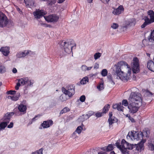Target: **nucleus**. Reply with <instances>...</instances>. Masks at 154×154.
Returning <instances> with one entry per match:
<instances>
[{"mask_svg": "<svg viewBox=\"0 0 154 154\" xmlns=\"http://www.w3.org/2000/svg\"><path fill=\"white\" fill-rule=\"evenodd\" d=\"M76 46V44L74 40L72 39H69L68 41V49L70 48L72 53V56H73L72 48L75 49Z\"/></svg>", "mask_w": 154, "mask_h": 154, "instance_id": "4468645a", "label": "nucleus"}, {"mask_svg": "<svg viewBox=\"0 0 154 154\" xmlns=\"http://www.w3.org/2000/svg\"><path fill=\"white\" fill-rule=\"evenodd\" d=\"M8 21L6 16L2 12L0 11V27H2L7 25Z\"/></svg>", "mask_w": 154, "mask_h": 154, "instance_id": "423d86ee", "label": "nucleus"}, {"mask_svg": "<svg viewBox=\"0 0 154 154\" xmlns=\"http://www.w3.org/2000/svg\"><path fill=\"white\" fill-rule=\"evenodd\" d=\"M70 91H69V89H68V96L69 97H72L74 94H72V92H70Z\"/></svg>", "mask_w": 154, "mask_h": 154, "instance_id": "6e6d98bb", "label": "nucleus"}, {"mask_svg": "<svg viewBox=\"0 0 154 154\" xmlns=\"http://www.w3.org/2000/svg\"><path fill=\"white\" fill-rule=\"evenodd\" d=\"M149 148L150 150L152 151H154V145L152 143H150L149 145Z\"/></svg>", "mask_w": 154, "mask_h": 154, "instance_id": "09e8293b", "label": "nucleus"}, {"mask_svg": "<svg viewBox=\"0 0 154 154\" xmlns=\"http://www.w3.org/2000/svg\"><path fill=\"white\" fill-rule=\"evenodd\" d=\"M122 105H124L125 106H128L129 105V100L128 102L126 100H123L122 101Z\"/></svg>", "mask_w": 154, "mask_h": 154, "instance_id": "4c0bfd02", "label": "nucleus"}, {"mask_svg": "<svg viewBox=\"0 0 154 154\" xmlns=\"http://www.w3.org/2000/svg\"><path fill=\"white\" fill-rule=\"evenodd\" d=\"M147 134L146 131H144L143 132H136L134 131H132L131 133L129 132L127 138L128 139H130L131 140H141L143 139L144 135H146Z\"/></svg>", "mask_w": 154, "mask_h": 154, "instance_id": "f03ea898", "label": "nucleus"}, {"mask_svg": "<svg viewBox=\"0 0 154 154\" xmlns=\"http://www.w3.org/2000/svg\"><path fill=\"white\" fill-rule=\"evenodd\" d=\"M141 105H139V104L138 105L137 103L129 101V105L128 106L129 112L133 114L136 113Z\"/></svg>", "mask_w": 154, "mask_h": 154, "instance_id": "39448f33", "label": "nucleus"}, {"mask_svg": "<svg viewBox=\"0 0 154 154\" xmlns=\"http://www.w3.org/2000/svg\"><path fill=\"white\" fill-rule=\"evenodd\" d=\"M101 56V54L99 52H97L95 53L94 55V58L95 60H97L100 58Z\"/></svg>", "mask_w": 154, "mask_h": 154, "instance_id": "e433bc0d", "label": "nucleus"}, {"mask_svg": "<svg viewBox=\"0 0 154 154\" xmlns=\"http://www.w3.org/2000/svg\"><path fill=\"white\" fill-rule=\"evenodd\" d=\"M88 119V115H87L86 114L85 115H83L79 117L78 120L79 122H82Z\"/></svg>", "mask_w": 154, "mask_h": 154, "instance_id": "b1692460", "label": "nucleus"}, {"mask_svg": "<svg viewBox=\"0 0 154 154\" xmlns=\"http://www.w3.org/2000/svg\"><path fill=\"white\" fill-rule=\"evenodd\" d=\"M110 0H100L101 2L104 4H107Z\"/></svg>", "mask_w": 154, "mask_h": 154, "instance_id": "e2e57ef3", "label": "nucleus"}, {"mask_svg": "<svg viewBox=\"0 0 154 154\" xmlns=\"http://www.w3.org/2000/svg\"><path fill=\"white\" fill-rule=\"evenodd\" d=\"M42 25L44 27H51V25H48V24H46L45 23H42Z\"/></svg>", "mask_w": 154, "mask_h": 154, "instance_id": "bf43d9fd", "label": "nucleus"}, {"mask_svg": "<svg viewBox=\"0 0 154 154\" xmlns=\"http://www.w3.org/2000/svg\"><path fill=\"white\" fill-rule=\"evenodd\" d=\"M56 2V0H51L50 1H49L48 4L50 5H52L54 4Z\"/></svg>", "mask_w": 154, "mask_h": 154, "instance_id": "3c124183", "label": "nucleus"}, {"mask_svg": "<svg viewBox=\"0 0 154 154\" xmlns=\"http://www.w3.org/2000/svg\"><path fill=\"white\" fill-rule=\"evenodd\" d=\"M133 66L132 70L134 73H136L139 71V60L136 57L134 58L133 60Z\"/></svg>", "mask_w": 154, "mask_h": 154, "instance_id": "0eeeda50", "label": "nucleus"}, {"mask_svg": "<svg viewBox=\"0 0 154 154\" xmlns=\"http://www.w3.org/2000/svg\"><path fill=\"white\" fill-rule=\"evenodd\" d=\"M145 95L148 97H152L153 96V94L152 93L147 90L146 91Z\"/></svg>", "mask_w": 154, "mask_h": 154, "instance_id": "58836bf2", "label": "nucleus"}, {"mask_svg": "<svg viewBox=\"0 0 154 154\" xmlns=\"http://www.w3.org/2000/svg\"><path fill=\"white\" fill-rule=\"evenodd\" d=\"M26 5L29 7H33L35 6L34 0H24Z\"/></svg>", "mask_w": 154, "mask_h": 154, "instance_id": "412c9836", "label": "nucleus"}, {"mask_svg": "<svg viewBox=\"0 0 154 154\" xmlns=\"http://www.w3.org/2000/svg\"><path fill=\"white\" fill-rule=\"evenodd\" d=\"M146 142L145 139H143L137 144H134V147L135 149L140 152L143 150L144 148V144Z\"/></svg>", "mask_w": 154, "mask_h": 154, "instance_id": "1a4fd4ad", "label": "nucleus"}, {"mask_svg": "<svg viewBox=\"0 0 154 154\" xmlns=\"http://www.w3.org/2000/svg\"><path fill=\"white\" fill-rule=\"evenodd\" d=\"M14 113H15L13 112H10L9 113H7L6 114H9L8 116H10V117H11V116L14 115Z\"/></svg>", "mask_w": 154, "mask_h": 154, "instance_id": "338daca9", "label": "nucleus"}, {"mask_svg": "<svg viewBox=\"0 0 154 154\" xmlns=\"http://www.w3.org/2000/svg\"><path fill=\"white\" fill-rule=\"evenodd\" d=\"M8 115L6 113L4 117V122H6L8 124L9 123L11 119L10 116H8Z\"/></svg>", "mask_w": 154, "mask_h": 154, "instance_id": "393cba45", "label": "nucleus"}, {"mask_svg": "<svg viewBox=\"0 0 154 154\" xmlns=\"http://www.w3.org/2000/svg\"><path fill=\"white\" fill-rule=\"evenodd\" d=\"M147 14L149 15L150 16V20H151L154 18V12L152 10H149L147 12Z\"/></svg>", "mask_w": 154, "mask_h": 154, "instance_id": "a878e982", "label": "nucleus"}, {"mask_svg": "<svg viewBox=\"0 0 154 154\" xmlns=\"http://www.w3.org/2000/svg\"><path fill=\"white\" fill-rule=\"evenodd\" d=\"M109 118L108 120V122L109 123V126L110 127L113 123L116 122L117 121V119L114 116H112V112H110L109 114Z\"/></svg>", "mask_w": 154, "mask_h": 154, "instance_id": "f8f14e48", "label": "nucleus"}, {"mask_svg": "<svg viewBox=\"0 0 154 154\" xmlns=\"http://www.w3.org/2000/svg\"><path fill=\"white\" fill-rule=\"evenodd\" d=\"M107 152L105 151H101L98 152V154H107Z\"/></svg>", "mask_w": 154, "mask_h": 154, "instance_id": "0e129e2a", "label": "nucleus"}, {"mask_svg": "<svg viewBox=\"0 0 154 154\" xmlns=\"http://www.w3.org/2000/svg\"><path fill=\"white\" fill-rule=\"evenodd\" d=\"M107 74V71L106 69H103L101 72V75L103 76H106Z\"/></svg>", "mask_w": 154, "mask_h": 154, "instance_id": "a19ab883", "label": "nucleus"}, {"mask_svg": "<svg viewBox=\"0 0 154 154\" xmlns=\"http://www.w3.org/2000/svg\"><path fill=\"white\" fill-rule=\"evenodd\" d=\"M40 116V115H38L37 116H35L34 118H33L32 119V122H33V121H35L36 120H37V119H36L38 117H39Z\"/></svg>", "mask_w": 154, "mask_h": 154, "instance_id": "4d7b16f0", "label": "nucleus"}, {"mask_svg": "<svg viewBox=\"0 0 154 154\" xmlns=\"http://www.w3.org/2000/svg\"><path fill=\"white\" fill-rule=\"evenodd\" d=\"M62 91L65 94L67 95V90L65 89L64 87L62 88Z\"/></svg>", "mask_w": 154, "mask_h": 154, "instance_id": "864d4df0", "label": "nucleus"}, {"mask_svg": "<svg viewBox=\"0 0 154 154\" xmlns=\"http://www.w3.org/2000/svg\"><path fill=\"white\" fill-rule=\"evenodd\" d=\"M111 27L114 29H116L118 28L119 25L117 23H113L111 26Z\"/></svg>", "mask_w": 154, "mask_h": 154, "instance_id": "37998d69", "label": "nucleus"}, {"mask_svg": "<svg viewBox=\"0 0 154 154\" xmlns=\"http://www.w3.org/2000/svg\"><path fill=\"white\" fill-rule=\"evenodd\" d=\"M82 130V128L81 126H79L76 128L75 132H77L79 134L81 133Z\"/></svg>", "mask_w": 154, "mask_h": 154, "instance_id": "79ce46f5", "label": "nucleus"}, {"mask_svg": "<svg viewBox=\"0 0 154 154\" xmlns=\"http://www.w3.org/2000/svg\"><path fill=\"white\" fill-rule=\"evenodd\" d=\"M67 111V108L66 107L64 108L60 112V114H63V113L66 112Z\"/></svg>", "mask_w": 154, "mask_h": 154, "instance_id": "c03bdc74", "label": "nucleus"}, {"mask_svg": "<svg viewBox=\"0 0 154 154\" xmlns=\"http://www.w3.org/2000/svg\"><path fill=\"white\" fill-rule=\"evenodd\" d=\"M75 87L73 85H70L68 86V89H69V91H71L72 92V94H75Z\"/></svg>", "mask_w": 154, "mask_h": 154, "instance_id": "7c9ffc66", "label": "nucleus"}, {"mask_svg": "<svg viewBox=\"0 0 154 154\" xmlns=\"http://www.w3.org/2000/svg\"><path fill=\"white\" fill-rule=\"evenodd\" d=\"M20 96V94L19 93H17L15 95L12 96H9L8 98L9 99H11L12 100L17 101L18 100L19 97Z\"/></svg>", "mask_w": 154, "mask_h": 154, "instance_id": "6ab92c4d", "label": "nucleus"}, {"mask_svg": "<svg viewBox=\"0 0 154 154\" xmlns=\"http://www.w3.org/2000/svg\"><path fill=\"white\" fill-rule=\"evenodd\" d=\"M18 82L17 84L15 87V88L16 90L19 89V87L21 85H26L27 86H32L34 81L32 80H29L28 77H24L20 79H18Z\"/></svg>", "mask_w": 154, "mask_h": 154, "instance_id": "7ed1b4c3", "label": "nucleus"}, {"mask_svg": "<svg viewBox=\"0 0 154 154\" xmlns=\"http://www.w3.org/2000/svg\"><path fill=\"white\" fill-rule=\"evenodd\" d=\"M141 95L137 92H132L128 99L129 101L137 103L138 104L141 105L142 104Z\"/></svg>", "mask_w": 154, "mask_h": 154, "instance_id": "20e7f679", "label": "nucleus"}, {"mask_svg": "<svg viewBox=\"0 0 154 154\" xmlns=\"http://www.w3.org/2000/svg\"><path fill=\"white\" fill-rule=\"evenodd\" d=\"M94 113V112L92 111L90 112H89L88 114H86L87 115H88V118H89L90 116L93 115Z\"/></svg>", "mask_w": 154, "mask_h": 154, "instance_id": "13d9d810", "label": "nucleus"}, {"mask_svg": "<svg viewBox=\"0 0 154 154\" xmlns=\"http://www.w3.org/2000/svg\"><path fill=\"white\" fill-rule=\"evenodd\" d=\"M10 48L8 47H1L0 49V51L5 56H8L9 51Z\"/></svg>", "mask_w": 154, "mask_h": 154, "instance_id": "2eb2a0df", "label": "nucleus"}, {"mask_svg": "<svg viewBox=\"0 0 154 154\" xmlns=\"http://www.w3.org/2000/svg\"><path fill=\"white\" fill-rule=\"evenodd\" d=\"M8 124L6 122H3L0 124V131L4 129L7 126Z\"/></svg>", "mask_w": 154, "mask_h": 154, "instance_id": "2f4dec72", "label": "nucleus"}, {"mask_svg": "<svg viewBox=\"0 0 154 154\" xmlns=\"http://www.w3.org/2000/svg\"><path fill=\"white\" fill-rule=\"evenodd\" d=\"M16 91H15L10 90L8 91L7 93L8 94L13 95L15 94Z\"/></svg>", "mask_w": 154, "mask_h": 154, "instance_id": "8fccbe9b", "label": "nucleus"}, {"mask_svg": "<svg viewBox=\"0 0 154 154\" xmlns=\"http://www.w3.org/2000/svg\"><path fill=\"white\" fill-rule=\"evenodd\" d=\"M124 10V8L122 6L120 5L117 9H115L112 11V13L114 15H118Z\"/></svg>", "mask_w": 154, "mask_h": 154, "instance_id": "f3484780", "label": "nucleus"}, {"mask_svg": "<svg viewBox=\"0 0 154 154\" xmlns=\"http://www.w3.org/2000/svg\"><path fill=\"white\" fill-rule=\"evenodd\" d=\"M29 53V52L28 51L26 52V51L22 52H19L17 54L16 56L17 58H21L25 57Z\"/></svg>", "mask_w": 154, "mask_h": 154, "instance_id": "aec40b11", "label": "nucleus"}, {"mask_svg": "<svg viewBox=\"0 0 154 154\" xmlns=\"http://www.w3.org/2000/svg\"><path fill=\"white\" fill-rule=\"evenodd\" d=\"M81 69L83 71H86L87 69V66L85 65H83L81 67Z\"/></svg>", "mask_w": 154, "mask_h": 154, "instance_id": "5fc2aeb1", "label": "nucleus"}, {"mask_svg": "<svg viewBox=\"0 0 154 154\" xmlns=\"http://www.w3.org/2000/svg\"><path fill=\"white\" fill-rule=\"evenodd\" d=\"M116 145L117 147L120 150L122 148V146L120 145V143L118 142H117L116 143Z\"/></svg>", "mask_w": 154, "mask_h": 154, "instance_id": "de8ad7c7", "label": "nucleus"}, {"mask_svg": "<svg viewBox=\"0 0 154 154\" xmlns=\"http://www.w3.org/2000/svg\"><path fill=\"white\" fill-rule=\"evenodd\" d=\"M97 88L99 90H101L103 89V82L101 83L97 86Z\"/></svg>", "mask_w": 154, "mask_h": 154, "instance_id": "ea45409f", "label": "nucleus"}, {"mask_svg": "<svg viewBox=\"0 0 154 154\" xmlns=\"http://www.w3.org/2000/svg\"><path fill=\"white\" fill-rule=\"evenodd\" d=\"M66 95L62 94L60 97V99L62 101H64L66 100Z\"/></svg>", "mask_w": 154, "mask_h": 154, "instance_id": "c9c22d12", "label": "nucleus"}, {"mask_svg": "<svg viewBox=\"0 0 154 154\" xmlns=\"http://www.w3.org/2000/svg\"><path fill=\"white\" fill-rule=\"evenodd\" d=\"M13 123L12 122H11L10 124L8 126V128H11L13 127Z\"/></svg>", "mask_w": 154, "mask_h": 154, "instance_id": "052dcab7", "label": "nucleus"}, {"mask_svg": "<svg viewBox=\"0 0 154 154\" xmlns=\"http://www.w3.org/2000/svg\"><path fill=\"white\" fill-rule=\"evenodd\" d=\"M6 71V68L3 65L0 64V73L2 74Z\"/></svg>", "mask_w": 154, "mask_h": 154, "instance_id": "cd10ccee", "label": "nucleus"}, {"mask_svg": "<svg viewBox=\"0 0 154 154\" xmlns=\"http://www.w3.org/2000/svg\"><path fill=\"white\" fill-rule=\"evenodd\" d=\"M125 148L122 147L120 150L123 154H129V152Z\"/></svg>", "mask_w": 154, "mask_h": 154, "instance_id": "473e14b6", "label": "nucleus"}, {"mask_svg": "<svg viewBox=\"0 0 154 154\" xmlns=\"http://www.w3.org/2000/svg\"><path fill=\"white\" fill-rule=\"evenodd\" d=\"M43 152V149H39L38 150L36 151V152H38V154H42Z\"/></svg>", "mask_w": 154, "mask_h": 154, "instance_id": "680f3d73", "label": "nucleus"}, {"mask_svg": "<svg viewBox=\"0 0 154 154\" xmlns=\"http://www.w3.org/2000/svg\"><path fill=\"white\" fill-rule=\"evenodd\" d=\"M148 39L149 42H154V29L151 32L150 35L148 37Z\"/></svg>", "mask_w": 154, "mask_h": 154, "instance_id": "5701e85b", "label": "nucleus"}, {"mask_svg": "<svg viewBox=\"0 0 154 154\" xmlns=\"http://www.w3.org/2000/svg\"><path fill=\"white\" fill-rule=\"evenodd\" d=\"M107 78L108 80H109V81L111 82V83H113V84H115V83L113 81L112 79V77L110 75H108L107 76Z\"/></svg>", "mask_w": 154, "mask_h": 154, "instance_id": "a18cd8bd", "label": "nucleus"}, {"mask_svg": "<svg viewBox=\"0 0 154 154\" xmlns=\"http://www.w3.org/2000/svg\"><path fill=\"white\" fill-rule=\"evenodd\" d=\"M103 113V112H97L96 113L95 115L96 117H99L102 116Z\"/></svg>", "mask_w": 154, "mask_h": 154, "instance_id": "603ef678", "label": "nucleus"}, {"mask_svg": "<svg viewBox=\"0 0 154 154\" xmlns=\"http://www.w3.org/2000/svg\"><path fill=\"white\" fill-rule=\"evenodd\" d=\"M113 145L112 144H109L108 146L106 147V151L108 152L112 150L113 149Z\"/></svg>", "mask_w": 154, "mask_h": 154, "instance_id": "f704fd0d", "label": "nucleus"}, {"mask_svg": "<svg viewBox=\"0 0 154 154\" xmlns=\"http://www.w3.org/2000/svg\"><path fill=\"white\" fill-rule=\"evenodd\" d=\"M53 124V121L51 120L44 121L41 124V125L44 128H48L51 126Z\"/></svg>", "mask_w": 154, "mask_h": 154, "instance_id": "ddd939ff", "label": "nucleus"}, {"mask_svg": "<svg viewBox=\"0 0 154 154\" xmlns=\"http://www.w3.org/2000/svg\"><path fill=\"white\" fill-rule=\"evenodd\" d=\"M112 107L114 109H117L119 111H123V108H124L122 105L121 103L113 105Z\"/></svg>", "mask_w": 154, "mask_h": 154, "instance_id": "a211bd4d", "label": "nucleus"}, {"mask_svg": "<svg viewBox=\"0 0 154 154\" xmlns=\"http://www.w3.org/2000/svg\"><path fill=\"white\" fill-rule=\"evenodd\" d=\"M110 107L109 105V104H107L105 105L103 110V113H106L109 110V109Z\"/></svg>", "mask_w": 154, "mask_h": 154, "instance_id": "c756f323", "label": "nucleus"}, {"mask_svg": "<svg viewBox=\"0 0 154 154\" xmlns=\"http://www.w3.org/2000/svg\"><path fill=\"white\" fill-rule=\"evenodd\" d=\"M12 72L14 73H16L17 72V70L15 68H13L12 70Z\"/></svg>", "mask_w": 154, "mask_h": 154, "instance_id": "69168bd1", "label": "nucleus"}, {"mask_svg": "<svg viewBox=\"0 0 154 154\" xmlns=\"http://www.w3.org/2000/svg\"><path fill=\"white\" fill-rule=\"evenodd\" d=\"M125 62L121 61L118 63L117 64L115 65L113 70L115 72L116 75H115L117 79H120L122 81L127 82L129 79V77L128 74L124 72L123 68L128 67L125 65Z\"/></svg>", "mask_w": 154, "mask_h": 154, "instance_id": "f257e3e1", "label": "nucleus"}, {"mask_svg": "<svg viewBox=\"0 0 154 154\" xmlns=\"http://www.w3.org/2000/svg\"><path fill=\"white\" fill-rule=\"evenodd\" d=\"M121 143L122 145V147H124V148H125L127 149L132 150L134 148V144H129L124 139L122 140Z\"/></svg>", "mask_w": 154, "mask_h": 154, "instance_id": "9d476101", "label": "nucleus"}, {"mask_svg": "<svg viewBox=\"0 0 154 154\" xmlns=\"http://www.w3.org/2000/svg\"><path fill=\"white\" fill-rule=\"evenodd\" d=\"M67 42H65L62 41L61 43V45L63 46V48L64 49V51L66 53L67 52Z\"/></svg>", "mask_w": 154, "mask_h": 154, "instance_id": "bb28decb", "label": "nucleus"}, {"mask_svg": "<svg viewBox=\"0 0 154 154\" xmlns=\"http://www.w3.org/2000/svg\"><path fill=\"white\" fill-rule=\"evenodd\" d=\"M44 18L46 21L49 22H56L59 19V17L55 14H52L45 16Z\"/></svg>", "mask_w": 154, "mask_h": 154, "instance_id": "6e6552de", "label": "nucleus"}, {"mask_svg": "<svg viewBox=\"0 0 154 154\" xmlns=\"http://www.w3.org/2000/svg\"><path fill=\"white\" fill-rule=\"evenodd\" d=\"M65 0H58L57 1L58 3H61L65 1Z\"/></svg>", "mask_w": 154, "mask_h": 154, "instance_id": "774afa93", "label": "nucleus"}, {"mask_svg": "<svg viewBox=\"0 0 154 154\" xmlns=\"http://www.w3.org/2000/svg\"><path fill=\"white\" fill-rule=\"evenodd\" d=\"M88 82V79L87 77H84L80 81V83L81 84H85L86 83V82Z\"/></svg>", "mask_w": 154, "mask_h": 154, "instance_id": "72a5a7b5", "label": "nucleus"}, {"mask_svg": "<svg viewBox=\"0 0 154 154\" xmlns=\"http://www.w3.org/2000/svg\"><path fill=\"white\" fill-rule=\"evenodd\" d=\"M46 13L45 11H43L42 10H36V11L33 12V15L35 18L39 19L44 15L46 14Z\"/></svg>", "mask_w": 154, "mask_h": 154, "instance_id": "9b49d317", "label": "nucleus"}, {"mask_svg": "<svg viewBox=\"0 0 154 154\" xmlns=\"http://www.w3.org/2000/svg\"><path fill=\"white\" fill-rule=\"evenodd\" d=\"M125 65L127 66L128 67H126V68H123V70L124 71V69H126L128 70V74H129V75L131 73V69L129 67V65H128V64L125 62Z\"/></svg>", "mask_w": 154, "mask_h": 154, "instance_id": "c85d7f7f", "label": "nucleus"}, {"mask_svg": "<svg viewBox=\"0 0 154 154\" xmlns=\"http://www.w3.org/2000/svg\"><path fill=\"white\" fill-rule=\"evenodd\" d=\"M18 109L21 112V115H23L26 113L27 107L26 105L20 104L18 106Z\"/></svg>", "mask_w": 154, "mask_h": 154, "instance_id": "dca6fc26", "label": "nucleus"}, {"mask_svg": "<svg viewBox=\"0 0 154 154\" xmlns=\"http://www.w3.org/2000/svg\"><path fill=\"white\" fill-rule=\"evenodd\" d=\"M150 23H151V22L150 20V19L147 18L145 20V22L141 26V27L142 28H144L147 25H148Z\"/></svg>", "mask_w": 154, "mask_h": 154, "instance_id": "4be33fe9", "label": "nucleus"}, {"mask_svg": "<svg viewBox=\"0 0 154 154\" xmlns=\"http://www.w3.org/2000/svg\"><path fill=\"white\" fill-rule=\"evenodd\" d=\"M82 102H84L85 100V95H83L81 96L79 99Z\"/></svg>", "mask_w": 154, "mask_h": 154, "instance_id": "49530a36", "label": "nucleus"}]
</instances>
